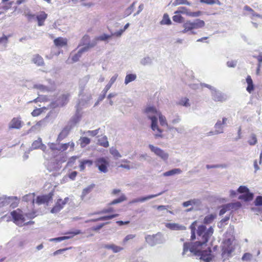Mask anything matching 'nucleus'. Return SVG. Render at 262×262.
Instances as JSON below:
<instances>
[{
    "label": "nucleus",
    "instance_id": "0eeeda50",
    "mask_svg": "<svg viewBox=\"0 0 262 262\" xmlns=\"http://www.w3.org/2000/svg\"><path fill=\"white\" fill-rule=\"evenodd\" d=\"M148 147L152 152L164 161H166L168 160L169 154L163 149L152 144H149Z\"/></svg>",
    "mask_w": 262,
    "mask_h": 262
},
{
    "label": "nucleus",
    "instance_id": "ddd939ff",
    "mask_svg": "<svg viewBox=\"0 0 262 262\" xmlns=\"http://www.w3.org/2000/svg\"><path fill=\"white\" fill-rule=\"evenodd\" d=\"M53 193L50 192L47 195L38 196L36 198V203L38 205L48 203L52 199Z\"/></svg>",
    "mask_w": 262,
    "mask_h": 262
},
{
    "label": "nucleus",
    "instance_id": "423d86ee",
    "mask_svg": "<svg viewBox=\"0 0 262 262\" xmlns=\"http://www.w3.org/2000/svg\"><path fill=\"white\" fill-rule=\"evenodd\" d=\"M18 200L17 196H3L0 198V207L10 205L12 208L17 206V203L16 202Z\"/></svg>",
    "mask_w": 262,
    "mask_h": 262
},
{
    "label": "nucleus",
    "instance_id": "a878e982",
    "mask_svg": "<svg viewBox=\"0 0 262 262\" xmlns=\"http://www.w3.org/2000/svg\"><path fill=\"white\" fill-rule=\"evenodd\" d=\"M54 43L58 47H62L67 45V40L62 37H58L54 40Z\"/></svg>",
    "mask_w": 262,
    "mask_h": 262
},
{
    "label": "nucleus",
    "instance_id": "9d476101",
    "mask_svg": "<svg viewBox=\"0 0 262 262\" xmlns=\"http://www.w3.org/2000/svg\"><path fill=\"white\" fill-rule=\"evenodd\" d=\"M96 166L98 169L102 172L106 173L108 171L107 167L108 162L104 158H100L98 159L95 162Z\"/></svg>",
    "mask_w": 262,
    "mask_h": 262
},
{
    "label": "nucleus",
    "instance_id": "de8ad7c7",
    "mask_svg": "<svg viewBox=\"0 0 262 262\" xmlns=\"http://www.w3.org/2000/svg\"><path fill=\"white\" fill-rule=\"evenodd\" d=\"M158 117H159L160 123L162 126L167 125L168 124L165 117L162 115L160 112L159 113V115L158 116Z\"/></svg>",
    "mask_w": 262,
    "mask_h": 262
},
{
    "label": "nucleus",
    "instance_id": "412c9836",
    "mask_svg": "<svg viewBox=\"0 0 262 262\" xmlns=\"http://www.w3.org/2000/svg\"><path fill=\"white\" fill-rule=\"evenodd\" d=\"M71 128L72 127H71L69 125H67L64 127L60 133L59 134L56 141L59 142L64 139L68 135Z\"/></svg>",
    "mask_w": 262,
    "mask_h": 262
},
{
    "label": "nucleus",
    "instance_id": "72a5a7b5",
    "mask_svg": "<svg viewBox=\"0 0 262 262\" xmlns=\"http://www.w3.org/2000/svg\"><path fill=\"white\" fill-rule=\"evenodd\" d=\"M137 78V75L135 74H128L125 76L124 80V83L125 85L128 84L129 82H131L136 80Z\"/></svg>",
    "mask_w": 262,
    "mask_h": 262
},
{
    "label": "nucleus",
    "instance_id": "49530a36",
    "mask_svg": "<svg viewBox=\"0 0 262 262\" xmlns=\"http://www.w3.org/2000/svg\"><path fill=\"white\" fill-rule=\"evenodd\" d=\"M248 142L250 145L256 144L257 142L256 135L254 134H252Z\"/></svg>",
    "mask_w": 262,
    "mask_h": 262
},
{
    "label": "nucleus",
    "instance_id": "473e14b6",
    "mask_svg": "<svg viewBox=\"0 0 262 262\" xmlns=\"http://www.w3.org/2000/svg\"><path fill=\"white\" fill-rule=\"evenodd\" d=\"M136 2H134L124 12V17L129 16L134 11Z\"/></svg>",
    "mask_w": 262,
    "mask_h": 262
},
{
    "label": "nucleus",
    "instance_id": "1a4fd4ad",
    "mask_svg": "<svg viewBox=\"0 0 262 262\" xmlns=\"http://www.w3.org/2000/svg\"><path fill=\"white\" fill-rule=\"evenodd\" d=\"M117 77H118V74H116L111 78L109 82L105 86L104 89L102 91V93L99 96V97L98 98V101H101L104 99V98L105 97L106 93L110 90V89L111 88L113 84L115 82V81L116 80V79L117 78Z\"/></svg>",
    "mask_w": 262,
    "mask_h": 262
},
{
    "label": "nucleus",
    "instance_id": "6e6552de",
    "mask_svg": "<svg viewBox=\"0 0 262 262\" xmlns=\"http://www.w3.org/2000/svg\"><path fill=\"white\" fill-rule=\"evenodd\" d=\"M14 222L19 226H23V223L25 221V219L22 214V211L18 209L11 212Z\"/></svg>",
    "mask_w": 262,
    "mask_h": 262
},
{
    "label": "nucleus",
    "instance_id": "393cba45",
    "mask_svg": "<svg viewBox=\"0 0 262 262\" xmlns=\"http://www.w3.org/2000/svg\"><path fill=\"white\" fill-rule=\"evenodd\" d=\"M193 29H198L203 28L205 23V21L203 20L200 19H196L194 21H192Z\"/></svg>",
    "mask_w": 262,
    "mask_h": 262
},
{
    "label": "nucleus",
    "instance_id": "603ef678",
    "mask_svg": "<svg viewBox=\"0 0 262 262\" xmlns=\"http://www.w3.org/2000/svg\"><path fill=\"white\" fill-rule=\"evenodd\" d=\"M110 222L101 223L97 226L92 227L91 230L94 231H98L99 230H100L103 227H104L105 225H107Z\"/></svg>",
    "mask_w": 262,
    "mask_h": 262
},
{
    "label": "nucleus",
    "instance_id": "5701e85b",
    "mask_svg": "<svg viewBox=\"0 0 262 262\" xmlns=\"http://www.w3.org/2000/svg\"><path fill=\"white\" fill-rule=\"evenodd\" d=\"M165 226L167 228L173 230H183L186 229L185 226L177 223H167Z\"/></svg>",
    "mask_w": 262,
    "mask_h": 262
},
{
    "label": "nucleus",
    "instance_id": "79ce46f5",
    "mask_svg": "<svg viewBox=\"0 0 262 262\" xmlns=\"http://www.w3.org/2000/svg\"><path fill=\"white\" fill-rule=\"evenodd\" d=\"M111 35H107L106 34L104 33L100 36H97L96 39H97L98 41H107V40L111 38Z\"/></svg>",
    "mask_w": 262,
    "mask_h": 262
},
{
    "label": "nucleus",
    "instance_id": "39448f33",
    "mask_svg": "<svg viewBox=\"0 0 262 262\" xmlns=\"http://www.w3.org/2000/svg\"><path fill=\"white\" fill-rule=\"evenodd\" d=\"M238 192L243 193L238 196L240 200H244L245 201H250L253 198V194L250 192L249 189L245 186H241L237 189Z\"/></svg>",
    "mask_w": 262,
    "mask_h": 262
},
{
    "label": "nucleus",
    "instance_id": "680f3d73",
    "mask_svg": "<svg viewBox=\"0 0 262 262\" xmlns=\"http://www.w3.org/2000/svg\"><path fill=\"white\" fill-rule=\"evenodd\" d=\"M100 129L98 128L94 130H88L86 132V134L90 136L94 137L98 135L99 133Z\"/></svg>",
    "mask_w": 262,
    "mask_h": 262
},
{
    "label": "nucleus",
    "instance_id": "bb28decb",
    "mask_svg": "<svg viewBox=\"0 0 262 262\" xmlns=\"http://www.w3.org/2000/svg\"><path fill=\"white\" fill-rule=\"evenodd\" d=\"M32 61L37 66H42L44 64L43 59L39 54L34 55Z\"/></svg>",
    "mask_w": 262,
    "mask_h": 262
},
{
    "label": "nucleus",
    "instance_id": "4c0bfd02",
    "mask_svg": "<svg viewBox=\"0 0 262 262\" xmlns=\"http://www.w3.org/2000/svg\"><path fill=\"white\" fill-rule=\"evenodd\" d=\"M172 24V22L169 17V15L167 13H165L163 15V19L160 21V24L161 25H170Z\"/></svg>",
    "mask_w": 262,
    "mask_h": 262
},
{
    "label": "nucleus",
    "instance_id": "4468645a",
    "mask_svg": "<svg viewBox=\"0 0 262 262\" xmlns=\"http://www.w3.org/2000/svg\"><path fill=\"white\" fill-rule=\"evenodd\" d=\"M212 99L215 101L223 102L226 100L225 95L215 88L211 92Z\"/></svg>",
    "mask_w": 262,
    "mask_h": 262
},
{
    "label": "nucleus",
    "instance_id": "f8f14e48",
    "mask_svg": "<svg viewBox=\"0 0 262 262\" xmlns=\"http://www.w3.org/2000/svg\"><path fill=\"white\" fill-rule=\"evenodd\" d=\"M82 113L83 112L79 111V110H76V113L71 119L68 125L72 128L76 125L80 121Z\"/></svg>",
    "mask_w": 262,
    "mask_h": 262
},
{
    "label": "nucleus",
    "instance_id": "7c9ffc66",
    "mask_svg": "<svg viewBox=\"0 0 262 262\" xmlns=\"http://www.w3.org/2000/svg\"><path fill=\"white\" fill-rule=\"evenodd\" d=\"M182 172L180 168H174L163 173V176L164 177H169L173 176L176 174H180Z\"/></svg>",
    "mask_w": 262,
    "mask_h": 262
},
{
    "label": "nucleus",
    "instance_id": "a211bd4d",
    "mask_svg": "<svg viewBox=\"0 0 262 262\" xmlns=\"http://www.w3.org/2000/svg\"><path fill=\"white\" fill-rule=\"evenodd\" d=\"M50 147L52 150H57L61 152L64 151L68 149L67 145L66 143H51L50 145Z\"/></svg>",
    "mask_w": 262,
    "mask_h": 262
},
{
    "label": "nucleus",
    "instance_id": "13d9d810",
    "mask_svg": "<svg viewBox=\"0 0 262 262\" xmlns=\"http://www.w3.org/2000/svg\"><path fill=\"white\" fill-rule=\"evenodd\" d=\"M89 76H86L81 79L80 81V85L81 88H83L85 84L88 82L89 80Z\"/></svg>",
    "mask_w": 262,
    "mask_h": 262
},
{
    "label": "nucleus",
    "instance_id": "c9c22d12",
    "mask_svg": "<svg viewBox=\"0 0 262 262\" xmlns=\"http://www.w3.org/2000/svg\"><path fill=\"white\" fill-rule=\"evenodd\" d=\"M190 13V11L185 7H179L177 11L174 12V14H186V15L189 16V13Z\"/></svg>",
    "mask_w": 262,
    "mask_h": 262
},
{
    "label": "nucleus",
    "instance_id": "58836bf2",
    "mask_svg": "<svg viewBox=\"0 0 262 262\" xmlns=\"http://www.w3.org/2000/svg\"><path fill=\"white\" fill-rule=\"evenodd\" d=\"M34 198L35 195L34 193H29L23 196V201L26 202L30 201L31 203L34 204L35 201Z\"/></svg>",
    "mask_w": 262,
    "mask_h": 262
},
{
    "label": "nucleus",
    "instance_id": "3c124183",
    "mask_svg": "<svg viewBox=\"0 0 262 262\" xmlns=\"http://www.w3.org/2000/svg\"><path fill=\"white\" fill-rule=\"evenodd\" d=\"M228 204V206H229L230 209H236L239 208L242 206L241 203L239 202H237L233 203H229V204Z\"/></svg>",
    "mask_w": 262,
    "mask_h": 262
},
{
    "label": "nucleus",
    "instance_id": "6e6d98bb",
    "mask_svg": "<svg viewBox=\"0 0 262 262\" xmlns=\"http://www.w3.org/2000/svg\"><path fill=\"white\" fill-rule=\"evenodd\" d=\"M207 169L210 168H225L226 167L225 164H215V165H206V166Z\"/></svg>",
    "mask_w": 262,
    "mask_h": 262
},
{
    "label": "nucleus",
    "instance_id": "37998d69",
    "mask_svg": "<svg viewBox=\"0 0 262 262\" xmlns=\"http://www.w3.org/2000/svg\"><path fill=\"white\" fill-rule=\"evenodd\" d=\"M244 9L245 10L250 12L251 13V14L252 15V16H256V17H259V18H260L262 19V15H260L259 14H258V13L255 12L254 11L252 8H251L249 6H247V5L245 6L244 8Z\"/></svg>",
    "mask_w": 262,
    "mask_h": 262
},
{
    "label": "nucleus",
    "instance_id": "e2e57ef3",
    "mask_svg": "<svg viewBox=\"0 0 262 262\" xmlns=\"http://www.w3.org/2000/svg\"><path fill=\"white\" fill-rule=\"evenodd\" d=\"M136 237L135 234H128L126 235L123 240V245H125L126 243L129 240H131Z\"/></svg>",
    "mask_w": 262,
    "mask_h": 262
},
{
    "label": "nucleus",
    "instance_id": "c03bdc74",
    "mask_svg": "<svg viewBox=\"0 0 262 262\" xmlns=\"http://www.w3.org/2000/svg\"><path fill=\"white\" fill-rule=\"evenodd\" d=\"M111 154L115 158L118 159L122 157L121 155L119 153L118 150L115 148H111L110 150Z\"/></svg>",
    "mask_w": 262,
    "mask_h": 262
},
{
    "label": "nucleus",
    "instance_id": "338daca9",
    "mask_svg": "<svg viewBox=\"0 0 262 262\" xmlns=\"http://www.w3.org/2000/svg\"><path fill=\"white\" fill-rule=\"evenodd\" d=\"M254 204L255 206H260L262 205V196L259 195L257 196L255 201Z\"/></svg>",
    "mask_w": 262,
    "mask_h": 262
},
{
    "label": "nucleus",
    "instance_id": "f3484780",
    "mask_svg": "<svg viewBox=\"0 0 262 262\" xmlns=\"http://www.w3.org/2000/svg\"><path fill=\"white\" fill-rule=\"evenodd\" d=\"M81 233V231L79 230H76L73 232L69 233L68 234H72L71 236H61V237H58L56 238H50L49 239V241L50 242H60L63 240L68 239L72 237H73L74 235L79 234Z\"/></svg>",
    "mask_w": 262,
    "mask_h": 262
},
{
    "label": "nucleus",
    "instance_id": "20e7f679",
    "mask_svg": "<svg viewBox=\"0 0 262 262\" xmlns=\"http://www.w3.org/2000/svg\"><path fill=\"white\" fill-rule=\"evenodd\" d=\"M145 241L151 247L157 244H163L165 241L163 234L161 232H158L156 234L147 235L145 237Z\"/></svg>",
    "mask_w": 262,
    "mask_h": 262
},
{
    "label": "nucleus",
    "instance_id": "ea45409f",
    "mask_svg": "<svg viewBox=\"0 0 262 262\" xmlns=\"http://www.w3.org/2000/svg\"><path fill=\"white\" fill-rule=\"evenodd\" d=\"M79 143L82 148L85 147L90 143L91 140L88 137H81L79 140Z\"/></svg>",
    "mask_w": 262,
    "mask_h": 262
},
{
    "label": "nucleus",
    "instance_id": "4d7b16f0",
    "mask_svg": "<svg viewBox=\"0 0 262 262\" xmlns=\"http://www.w3.org/2000/svg\"><path fill=\"white\" fill-rule=\"evenodd\" d=\"M204 13V12L201 11H198L196 12H190V13H189V16L192 17H196L203 15Z\"/></svg>",
    "mask_w": 262,
    "mask_h": 262
},
{
    "label": "nucleus",
    "instance_id": "0e129e2a",
    "mask_svg": "<svg viewBox=\"0 0 262 262\" xmlns=\"http://www.w3.org/2000/svg\"><path fill=\"white\" fill-rule=\"evenodd\" d=\"M252 258V255L250 253H245L242 256V259L243 261H249Z\"/></svg>",
    "mask_w": 262,
    "mask_h": 262
},
{
    "label": "nucleus",
    "instance_id": "cd10ccee",
    "mask_svg": "<svg viewBox=\"0 0 262 262\" xmlns=\"http://www.w3.org/2000/svg\"><path fill=\"white\" fill-rule=\"evenodd\" d=\"M61 199H58L55 205L52 208L51 212L52 213H56L60 211L63 207V205L61 203Z\"/></svg>",
    "mask_w": 262,
    "mask_h": 262
},
{
    "label": "nucleus",
    "instance_id": "4be33fe9",
    "mask_svg": "<svg viewBox=\"0 0 262 262\" xmlns=\"http://www.w3.org/2000/svg\"><path fill=\"white\" fill-rule=\"evenodd\" d=\"M183 27L184 30L182 31L183 33H185L188 31H190V34H194L195 33L192 31L193 29V26H192V23L190 20H187L184 24H183Z\"/></svg>",
    "mask_w": 262,
    "mask_h": 262
},
{
    "label": "nucleus",
    "instance_id": "864d4df0",
    "mask_svg": "<svg viewBox=\"0 0 262 262\" xmlns=\"http://www.w3.org/2000/svg\"><path fill=\"white\" fill-rule=\"evenodd\" d=\"M34 87L42 92H48L49 91V89L48 87L42 84H36L34 85Z\"/></svg>",
    "mask_w": 262,
    "mask_h": 262
},
{
    "label": "nucleus",
    "instance_id": "bf43d9fd",
    "mask_svg": "<svg viewBox=\"0 0 262 262\" xmlns=\"http://www.w3.org/2000/svg\"><path fill=\"white\" fill-rule=\"evenodd\" d=\"M47 14L44 12H41L39 14L37 15L36 16L37 20H40L44 21L47 18Z\"/></svg>",
    "mask_w": 262,
    "mask_h": 262
},
{
    "label": "nucleus",
    "instance_id": "dca6fc26",
    "mask_svg": "<svg viewBox=\"0 0 262 262\" xmlns=\"http://www.w3.org/2000/svg\"><path fill=\"white\" fill-rule=\"evenodd\" d=\"M48 117H45L42 120L37 122L36 124L31 127L29 132H34L36 130H39L41 128L46 126L48 123Z\"/></svg>",
    "mask_w": 262,
    "mask_h": 262
},
{
    "label": "nucleus",
    "instance_id": "a18cd8bd",
    "mask_svg": "<svg viewBox=\"0 0 262 262\" xmlns=\"http://www.w3.org/2000/svg\"><path fill=\"white\" fill-rule=\"evenodd\" d=\"M189 100L187 98H182L179 102V104L185 106V107H189L190 106V104L189 103Z\"/></svg>",
    "mask_w": 262,
    "mask_h": 262
},
{
    "label": "nucleus",
    "instance_id": "b1692460",
    "mask_svg": "<svg viewBox=\"0 0 262 262\" xmlns=\"http://www.w3.org/2000/svg\"><path fill=\"white\" fill-rule=\"evenodd\" d=\"M103 248L106 249L112 250L114 253H118L123 249V248L115 244H105L103 246Z\"/></svg>",
    "mask_w": 262,
    "mask_h": 262
},
{
    "label": "nucleus",
    "instance_id": "774afa93",
    "mask_svg": "<svg viewBox=\"0 0 262 262\" xmlns=\"http://www.w3.org/2000/svg\"><path fill=\"white\" fill-rule=\"evenodd\" d=\"M181 120V117L177 114L174 116V118L171 120V122L173 124H176L179 123Z\"/></svg>",
    "mask_w": 262,
    "mask_h": 262
},
{
    "label": "nucleus",
    "instance_id": "5fc2aeb1",
    "mask_svg": "<svg viewBox=\"0 0 262 262\" xmlns=\"http://www.w3.org/2000/svg\"><path fill=\"white\" fill-rule=\"evenodd\" d=\"M172 19L174 22L181 23L183 20V17L179 14H177L173 16Z\"/></svg>",
    "mask_w": 262,
    "mask_h": 262
},
{
    "label": "nucleus",
    "instance_id": "69168bd1",
    "mask_svg": "<svg viewBox=\"0 0 262 262\" xmlns=\"http://www.w3.org/2000/svg\"><path fill=\"white\" fill-rule=\"evenodd\" d=\"M98 40L96 39V37H95L94 39H93L90 42L88 43L86 45L87 47H89V49L91 48H93L95 47L98 42Z\"/></svg>",
    "mask_w": 262,
    "mask_h": 262
},
{
    "label": "nucleus",
    "instance_id": "8fccbe9b",
    "mask_svg": "<svg viewBox=\"0 0 262 262\" xmlns=\"http://www.w3.org/2000/svg\"><path fill=\"white\" fill-rule=\"evenodd\" d=\"M118 215H119L118 214H114L109 215H105V216L100 217L99 220H100V221H106V220H111L116 217H117Z\"/></svg>",
    "mask_w": 262,
    "mask_h": 262
},
{
    "label": "nucleus",
    "instance_id": "052dcab7",
    "mask_svg": "<svg viewBox=\"0 0 262 262\" xmlns=\"http://www.w3.org/2000/svg\"><path fill=\"white\" fill-rule=\"evenodd\" d=\"M230 208L229 206H228V204H226L224 205L222 209L220 210L219 215L220 216L223 215L228 210H230Z\"/></svg>",
    "mask_w": 262,
    "mask_h": 262
},
{
    "label": "nucleus",
    "instance_id": "e433bc0d",
    "mask_svg": "<svg viewBox=\"0 0 262 262\" xmlns=\"http://www.w3.org/2000/svg\"><path fill=\"white\" fill-rule=\"evenodd\" d=\"M98 144L104 147H107L109 146V143L107 141V137L104 136L99 138L98 140Z\"/></svg>",
    "mask_w": 262,
    "mask_h": 262
},
{
    "label": "nucleus",
    "instance_id": "aec40b11",
    "mask_svg": "<svg viewBox=\"0 0 262 262\" xmlns=\"http://www.w3.org/2000/svg\"><path fill=\"white\" fill-rule=\"evenodd\" d=\"M91 97H90L87 100L83 99H80L78 103L75 106L76 110H79V111L82 112V109L89 107V101Z\"/></svg>",
    "mask_w": 262,
    "mask_h": 262
},
{
    "label": "nucleus",
    "instance_id": "7ed1b4c3",
    "mask_svg": "<svg viewBox=\"0 0 262 262\" xmlns=\"http://www.w3.org/2000/svg\"><path fill=\"white\" fill-rule=\"evenodd\" d=\"M234 250V249L233 247L232 242L231 239L228 238L225 239L222 246V257L224 261H225L226 259L231 257L232 253L233 252Z\"/></svg>",
    "mask_w": 262,
    "mask_h": 262
},
{
    "label": "nucleus",
    "instance_id": "f257e3e1",
    "mask_svg": "<svg viewBox=\"0 0 262 262\" xmlns=\"http://www.w3.org/2000/svg\"><path fill=\"white\" fill-rule=\"evenodd\" d=\"M213 233V229L212 227H210L207 229L205 225H200L197 230L199 241L194 242L191 246L189 243H185L183 245L182 255L184 256L189 251L190 254H187L188 256L192 253L195 256H200V259L205 262H211L213 258L211 254V248H208L207 250L201 251L198 249V248L206 244Z\"/></svg>",
    "mask_w": 262,
    "mask_h": 262
},
{
    "label": "nucleus",
    "instance_id": "c756f323",
    "mask_svg": "<svg viewBox=\"0 0 262 262\" xmlns=\"http://www.w3.org/2000/svg\"><path fill=\"white\" fill-rule=\"evenodd\" d=\"M223 123H221V120H217L216 123L214 125L215 130V134H219L223 133Z\"/></svg>",
    "mask_w": 262,
    "mask_h": 262
},
{
    "label": "nucleus",
    "instance_id": "2eb2a0df",
    "mask_svg": "<svg viewBox=\"0 0 262 262\" xmlns=\"http://www.w3.org/2000/svg\"><path fill=\"white\" fill-rule=\"evenodd\" d=\"M69 95L68 94H63L59 96L57 100L56 101L55 104H53V107L56 106H62L67 104L69 101Z\"/></svg>",
    "mask_w": 262,
    "mask_h": 262
},
{
    "label": "nucleus",
    "instance_id": "2f4dec72",
    "mask_svg": "<svg viewBox=\"0 0 262 262\" xmlns=\"http://www.w3.org/2000/svg\"><path fill=\"white\" fill-rule=\"evenodd\" d=\"M94 186H95L94 184H91L83 189L82 193H81V198L82 200L84 199V197L88 194H89V193H90L92 191V190L93 189V188L94 187Z\"/></svg>",
    "mask_w": 262,
    "mask_h": 262
},
{
    "label": "nucleus",
    "instance_id": "f03ea898",
    "mask_svg": "<svg viewBox=\"0 0 262 262\" xmlns=\"http://www.w3.org/2000/svg\"><path fill=\"white\" fill-rule=\"evenodd\" d=\"M144 113L151 121V128L154 130H157L160 134H155L156 138L162 137L161 133L163 132L158 126V116L159 115L160 112H158L154 106H148L144 110Z\"/></svg>",
    "mask_w": 262,
    "mask_h": 262
},
{
    "label": "nucleus",
    "instance_id": "6ab92c4d",
    "mask_svg": "<svg viewBox=\"0 0 262 262\" xmlns=\"http://www.w3.org/2000/svg\"><path fill=\"white\" fill-rule=\"evenodd\" d=\"M31 148L32 149L40 148L42 150L45 151L46 149V146L42 143L41 139L39 138L37 140H35L33 142Z\"/></svg>",
    "mask_w": 262,
    "mask_h": 262
},
{
    "label": "nucleus",
    "instance_id": "09e8293b",
    "mask_svg": "<svg viewBox=\"0 0 262 262\" xmlns=\"http://www.w3.org/2000/svg\"><path fill=\"white\" fill-rule=\"evenodd\" d=\"M126 200V197L124 195H122L119 198L114 200L112 202L110 203V205H115L118 203H120L123 201Z\"/></svg>",
    "mask_w": 262,
    "mask_h": 262
},
{
    "label": "nucleus",
    "instance_id": "9b49d317",
    "mask_svg": "<svg viewBox=\"0 0 262 262\" xmlns=\"http://www.w3.org/2000/svg\"><path fill=\"white\" fill-rule=\"evenodd\" d=\"M22 123L20 117H14L9 122L8 127L9 129H19L22 127Z\"/></svg>",
    "mask_w": 262,
    "mask_h": 262
},
{
    "label": "nucleus",
    "instance_id": "a19ab883",
    "mask_svg": "<svg viewBox=\"0 0 262 262\" xmlns=\"http://www.w3.org/2000/svg\"><path fill=\"white\" fill-rule=\"evenodd\" d=\"M152 63V58L149 56H146L142 58L140 61V63L143 66L150 65Z\"/></svg>",
    "mask_w": 262,
    "mask_h": 262
},
{
    "label": "nucleus",
    "instance_id": "f704fd0d",
    "mask_svg": "<svg viewBox=\"0 0 262 262\" xmlns=\"http://www.w3.org/2000/svg\"><path fill=\"white\" fill-rule=\"evenodd\" d=\"M216 217V215L215 214H209L205 217L203 223L205 224H209L213 221Z\"/></svg>",
    "mask_w": 262,
    "mask_h": 262
},
{
    "label": "nucleus",
    "instance_id": "c85d7f7f",
    "mask_svg": "<svg viewBox=\"0 0 262 262\" xmlns=\"http://www.w3.org/2000/svg\"><path fill=\"white\" fill-rule=\"evenodd\" d=\"M164 193V191H162L158 194H150V195H146V196H142V197H140V198H138V199H139V202H144L146 201H148L150 199H153L154 198H156L157 196H158L161 194H162L163 193Z\"/></svg>",
    "mask_w": 262,
    "mask_h": 262
}]
</instances>
